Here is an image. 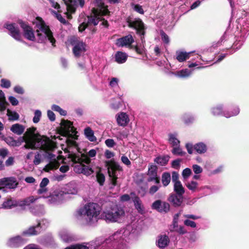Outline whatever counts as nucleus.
Instances as JSON below:
<instances>
[{"mask_svg":"<svg viewBox=\"0 0 249 249\" xmlns=\"http://www.w3.org/2000/svg\"><path fill=\"white\" fill-rule=\"evenodd\" d=\"M36 128L32 127L27 129L23 139L25 142L24 147L26 149L52 151L56 147V143L46 136H41L39 133H35Z\"/></svg>","mask_w":249,"mask_h":249,"instance_id":"1","label":"nucleus"},{"mask_svg":"<svg viewBox=\"0 0 249 249\" xmlns=\"http://www.w3.org/2000/svg\"><path fill=\"white\" fill-rule=\"evenodd\" d=\"M123 230L114 233L104 240L102 237L87 242L89 249H127L124 240Z\"/></svg>","mask_w":249,"mask_h":249,"instance_id":"2","label":"nucleus"},{"mask_svg":"<svg viewBox=\"0 0 249 249\" xmlns=\"http://www.w3.org/2000/svg\"><path fill=\"white\" fill-rule=\"evenodd\" d=\"M94 7L92 9V15L88 16V23L83 22L79 25V32H83L88 25H96L100 20H102L101 17L106 16L109 13L108 9L105 6L103 0H95L92 3Z\"/></svg>","mask_w":249,"mask_h":249,"instance_id":"3","label":"nucleus"},{"mask_svg":"<svg viewBox=\"0 0 249 249\" xmlns=\"http://www.w3.org/2000/svg\"><path fill=\"white\" fill-rule=\"evenodd\" d=\"M57 131L61 136L67 137L66 143L69 147L74 146L78 150V144L75 141L78 139L77 132L71 121L62 120Z\"/></svg>","mask_w":249,"mask_h":249,"instance_id":"4","label":"nucleus"},{"mask_svg":"<svg viewBox=\"0 0 249 249\" xmlns=\"http://www.w3.org/2000/svg\"><path fill=\"white\" fill-rule=\"evenodd\" d=\"M125 216V213L123 208L114 206L104 210L100 214V219L107 223H120Z\"/></svg>","mask_w":249,"mask_h":249,"instance_id":"5","label":"nucleus"},{"mask_svg":"<svg viewBox=\"0 0 249 249\" xmlns=\"http://www.w3.org/2000/svg\"><path fill=\"white\" fill-rule=\"evenodd\" d=\"M101 210L102 208L99 204L91 202L86 204L80 212L87 223L91 225L100 218Z\"/></svg>","mask_w":249,"mask_h":249,"instance_id":"6","label":"nucleus"},{"mask_svg":"<svg viewBox=\"0 0 249 249\" xmlns=\"http://www.w3.org/2000/svg\"><path fill=\"white\" fill-rule=\"evenodd\" d=\"M126 22L129 28L134 29L137 35H138L142 43L145 42L144 36L146 27L142 20L138 18L129 17L126 18Z\"/></svg>","mask_w":249,"mask_h":249,"instance_id":"7","label":"nucleus"},{"mask_svg":"<svg viewBox=\"0 0 249 249\" xmlns=\"http://www.w3.org/2000/svg\"><path fill=\"white\" fill-rule=\"evenodd\" d=\"M36 19L39 22L36 24V26L39 28V31L40 30L44 33L48 39L52 43V45L54 46L56 41L53 36V32L50 30L49 26L46 24L41 17H37Z\"/></svg>","mask_w":249,"mask_h":249,"instance_id":"8","label":"nucleus"},{"mask_svg":"<svg viewBox=\"0 0 249 249\" xmlns=\"http://www.w3.org/2000/svg\"><path fill=\"white\" fill-rule=\"evenodd\" d=\"M18 22L23 30L24 37L28 40L35 41L36 37L32 27L22 20H18Z\"/></svg>","mask_w":249,"mask_h":249,"instance_id":"9","label":"nucleus"},{"mask_svg":"<svg viewBox=\"0 0 249 249\" xmlns=\"http://www.w3.org/2000/svg\"><path fill=\"white\" fill-rule=\"evenodd\" d=\"M26 242V239L20 235H17L9 238L6 245L10 248H18L25 244Z\"/></svg>","mask_w":249,"mask_h":249,"instance_id":"10","label":"nucleus"},{"mask_svg":"<svg viewBox=\"0 0 249 249\" xmlns=\"http://www.w3.org/2000/svg\"><path fill=\"white\" fill-rule=\"evenodd\" d=\"M240 111L239 107L234 104H229L225 105V113L224 117L229 118L238 115Z\"/></svg>","mask_w":249,"mask_h":249,"instance_id":"11","label":"nucleus"},{"mask_svg":"<svg viewBox=\"0 0 249 249\" xmlns=\"http://www.w3.org/2000/svg\"><path fill=\"white\" fill-rule=\"evenodd\" d=\"M19 183L14 177H6L0 179V186L15 190Z\"/></svg>","mask_w":249,"mask_h":249,"instance_id":"12","label":"nucleus"},{"mask_svg":"<svg viewBox=\"0 0 249 249\" xmlns=\"http://www.w3.org/2000/svg\"><path fill=\"white\" fill-rule=\"evenodd\" d=\"M152 209L156 210L161 213H167L170 209V204L165 201L157 200L154 201L151 206Z\"/></svg>","mask_w":249,"mask_h":249,"instance_id":"13","label":"nucleus"},{"mask_svg":"<svg viewBox=\"0 0 249 249\" xmlns=\"http://www.w3.org/2000/svg\"><path fill=\"white\" fill-rule=\"evenodd\" d=\"M117 170L122 171V168L119 165H115L114 166L108 168L107 172L111 179V186L110 187V189L113 188L117 185V179L118 178V175L116 174Z\"/></svg>","mask_w":249,"mask_h":249,"instance_id":"14","label":"nucleus"},{"mask_svg":"<svg viewBox=\"0 0 249 249\" xmlns=\"http://www.w3.org/2000/svg\"><path fill=\"white\" fill-rule=\"evenodd\" d=\"M134 42V39L130 34L118 38L116 41V45L119 47H130Z\"/></svg>","mask_w":249,"mask_h":249,"instance_id":"15","label":"nucleus"},{"mask_svg":"<svg viewBox=\"0 0 249 249\" xmlns=\"http://www.w3.org/2000/svg\"><path fill=\"white\" fill-rule=\"evenodd\" d=\"M9 32V35L17 41H21V34L18 27L15 26V23L6 24L4 26Z\"/></svg>","mask_w":249,"mask_h":249,"instance_id":"16","label":"nucleus"},{"mask_svg":"<svg viewBox=\"0 0 249 249\" xmlns=\"http://www.w3.org/2000/svg\"><path fill=\"white\" fill-rule=\"evenodd\" d=\"M148 178L147 181L148 182H154L156 184H159L160 182V178L157 175V167L156 165H151L148 168V171L147 174Z\"/></svg>","mask_w":249,"mask_h":249,"instance_id":"17","label":"nucleus"},{"mask_svg":"<svg viewBox=\"0 0 249 249\" xmlns=\"http://www.w3.org/2000/svg\"><path fill=\"white\" fill-rule=\"evenodd\" d=\"M68 49L72 47L73 53L75 56H78V37L75 36H68L65 42Z\"/></svg>","mask_w":249,"mask_h":249,"instance_id":"18","label":"nucleus"},{"mask_svg":"<svg viewBox=\"0 0 249 249\" xmlns=\"http://www.w3.org/2000/svg\"><path fill=\"white\" fill-rule=\"evenodd\" d=\"M130 196L137 212L141 214H143L144 213V207L140 197L136 196L134 192H131Z\"/></svg>","mask_w":249,"mask_h":249,"instance_id":"19","label":"nucleus"},{"mask_svg":"<svg viewBox=\"0 0 249 249\" xmlns=\"http://www.w3.org/2000/svg\"><path fill=\"white\" fill-rule=\"evenodd\" d=\"M168 200L175 207H178L183 203V196L171 193L168 198Z\"/></svg>","mask_w":249,"mask_h":249,"instance_id":"20","label":"nucleus"},{"mask_svg":"<svg viewBox=\"0 0 249 249\" xmlns=\"http://www.w3.org/2000/svg\"><path fill=\"white\" fill-rule=\"evenodd\" d=\"M211 114L213 116H223L225 113V105L223 104H218L210 109Z\"/></svg>","mask_w":249,"mask_h":249,"instance_id":"21","label":"nucleus"},{"mask_svg":"<svg viewBox=\"0 0 249 249\" xmlns=\"http://www.w3.org/2000/svg\"><path fill=\"white\" fill-rule=\"evenodd\" d=\"M96 150L95 149H91L88 152V155L84 154H81L80 155L79 154V164L80 162H84L86 164H89L90 162V159L89 157L93 158L96 155Z\"/></svg>","mask_w":249,"mask_h":249,"instance_id":"22","label":"nucleus"},{"mask_svg":"<svg viewBox=\"0 0 249 249\" xmlns=\"http://www.w3.org/2000/svg\"><path fill=\"white\" fill-rule=\"evenodd\" d=\"M40 229L41 223L38 222L36 226H31L27 230L23 231L22 234L28 236L36 235L40 232Z\"/></svg>","mask_w":249,"mask_h":249,"instance_id":"23","label":"nucleus"},{"mask_svg":"<svg viewBox=\"0 0 249 249\" xmlns=\"http://www.w3.org/2000/svg\"><path fill=\"white\" fill-rule=\"evenodd\" d=\"M185 185L187 188L192 192H199L200 190L205 189L206 188L208 189H211L210 187L208 186H205L204 187L199 188L198 183L196 181L194 180H191L185 184Z\"/></svg>","mask_w":249,"mask_h":249,"instance_id":"24","label":"nucleus"},{"mask_svg":"<svg viewBox=\"0 0 249 249\" xmlns=\"http://www.w3.org/2000/svg\"><path fill=\"white\" fill-rule=\"evenodd\" d=\"M116 120L119 125L125 126L129 122V118L125 113L121 112L116 115Z\"/></svg>","mask_w":249,"mask_h":249,"instance_id":"25","label":"nucleus"},{"mask_svg":"<svg viewBox=\"0 0 249 249\" xmlns=\"http://www.w3.org/2000/svg\"><path fill=\"white\" fill-rule=\"evenodd\" d=\"M170 242L169 238L167 235H160L158 237L156 241V245L160 249H164L166 247Z\"/></svg>","mask_w":249,"mask_h":249,"instance_id":"26","label":"nucleus"},{"mask_svg":"<svg viewBox=\"0 0 249 249\" xmlns=\"http://www.w3.org/2000/svg\"><path fill=\"white\" fill-rule=\"evenodd\" d=\"M127 54L121 51H117L114 55L115 61L118 64L125 63L127 60Z\"/></svg>","mask_w":249,"mask_h":249,"instance_id":"27","label":"nucleus"},{"mask_svg":"<svg viewBox=\"0 0 249 249\" xmlns=\"http://www.w3.org/2000/svg\"><path fill=\"white\" fill-rule=\"evenodd\" d=\"M178 136V134L177 132L168 134V142L172 147L180 144V142Z\"/></svg>","mask_w":249,"mask_h":249,"instance_id":"28","label":"nucleus"},{"mask_svg":"<svg viewBox=\"0 0 249 249\" xmlns=\"http://www.w3.org/2000/svg\"><path fill=\"white\" fill-rule=\"evenodd\" d=\"M84 133L86 138L90 142H95L96 141L97 139L94 135V131L90 127H86L84 129Z\"/></svg>","mask_w":249,"mask_h":249,"instance_id":"29","label":"nucleus"},{"mask_svg":"<svg viewBox=\"0 0 249 249\" xmlns=\"http://www.w3.org/2000/svg\"><path fill=\"white\" fill-rule=\"evenodd\" d=\"M25 130V127L22 124H13L10 130L15 134L18 135L22 134Z\"/></svg>","mask_w":249,"mask_h":249,"instance_id":"30","label":"nucleus"},{"mask_svg":"<svg viewBox=\"0 0 249 249\" xmlns=\"http://www.w3.org/2000/svg\"><path fill=\"white\" fill-rule=\"evenodd\" d=\"M191 53V52L187 53L181 51H178L176 53V58L179 62H183L189 58Z\"/></svg>","mask_w":249,"mask_h":249,"instance_id":"31","label":"nucleus"},{"mask_svg":"<svg viewBox=\"0 0 249 249\" xmlns=\"http://www.w3.org/2000/svg\"><path fill=\"white\" fill-rule=\"evenodd\" d=\"M83 162H80L79 164V172H80L87 176H89L93 173L92 169L89 166L83 165L82 164Z\"/></svg>","mask_w":249,"mask_h":249,"instance_id":"32","label":"nucleus"},{"mask_svg":"<svg viewBox=\"0 0 249 249\" xmlns=\"http://www.w3.org/2000/svg\"><path fill=\"white\" fill-rule=\"evenodd\" d=\"M170 159V156L169 155H163L159 156L154 159V161L157 164L164 166L167 164Z\"/></svg>","mask_w":249,"mask_h":249,"instance_id":"33","label":"nucleus"},{"mask_svg":"<svg viewBox=\"0 0 249 249\" xmlns=\"http://www.w3.org/2000/svg\"><path fill=\"white\" fill-rule=\"evenodd\" d=\"M194 149L196 151V152L200 154L205 153L207 150L206 145L202 142H198L195 144L194 145Z\"/></svg>","mask_w":249,"mask_h":249,"instance_id":"34","label":"nucleus"},{"mask_svg":"<svg viewBox=\"0 0 249 249\" xmlns=\"http://www.w3.org/2000/svg\"><path fill=\"white\" fill-rule=\"evenodd\" d=\"M59 165V163L54 159L53 161L47 164L43 168V170L46 172H49L50 170L57 169Z\"/></svg>","mask_w":249,"mask_h":249,"instance_id":"35","label":"nucleus"},{"mask_svg":"<svg viewBox=\"0 0 249 249\" xmlns=\"http://www.w3.org/2000/svg\"><path fill=\"white\" fill-rule=\"evenodd\" d=\"M173 190L175 194L183 196L185 193V188L183 187L181 182H176L174 184Z\"/></svg>","mask_w":249,"mask_h":249,"instance_id":"36","label":"nucleus"},{"mask_svg":"<svg viewBox=\"0 0 249 249\" xmlns=\"http://www.w3.org/2000/svg\"><path fill=\"white\" fill-rule=\"evenodd\" d=\"M66 6L67 11L71 13L75 12L76 8L74 6L75 1L73 0H63Z\"/></svg>","mask_w":249,"mask_h":249,"instance_id":"37","label":"nucleus"},{"mask_svg":"<svg viewBox=\"0 0 249 249\" xmlns=\"http://www.w3.org/2000/svg\"><path fill=\"white\" fill-rule=\"evenodd\" d=\"M182 121L186 124H190L194 122L195 117L190 113H184L181 117Z\"/></svg>","mask_w":249,"mask_h":249,"instance_id":"38","label":"nucleus"},{"mask_svg":"<svg viewBox=\"0 0 249 249\" xmlns=\"http://www.w3.org/2000/svg\"><path fill=\"white\" fill-rule=\"evenodd\" d=\"M191 73L190 70L185 69L176 71L175 75L179 78H184L190 76Z\"/></svg>","mask_w":249,"mask_h":249,"instance_id":"39","label":"nucleus"},{"mask_svg":"<svg viewBox=\"0 0 249 249\" xmlns=\"http://www.w3.org/2000/svg\"><path fill=\"white\" fill-rule=\"evenodd\" d=\"M37 199L38 197H35L33 196H31L29 197L22 199L23 210L26 209V206H29L31 204L34 203Z\"/></svg>","mask_w":249,"mask_h":249,"instance_id":"40","label":"nucleus"},{"mask_svg":"<svg viewBox=\"0 0 249 249\" xmlns=\"http://www.w3.org/2000/svg\"><path fill=\"white\" fill-rule=\"evenodd\" d=\"M171 175L168 172H164L161 176V182L164 187H166L169 185L171 181Z\"/></svg>","mask_w":249,"mask_h":249,"instance_id":"41","label":"nucleus"},{"mask_svg":"<svg viewBox=\"0 0 249 249\" xmlns=\"http://www.w3.org/2000/svg\"><path fill=\"white\" fill-rule=\"evenodd\" d=\"M4 141L9 146L13 147L19 146L21 144L19 141L14 140L12 137H7L6 138H4Z\"/></svg>","mask_w":249,"mask_h":249,"instance_id":"42","label":"nucleus"},{"mask_svg":"<svg viewBox=\"0 0 249 249\" xmlns=\"http://www.w3.org/2000/svg\"><path fill=\"white\" fill-rule=\"evenodd\" d=\"M172 154L177 156H184L186 154V152L182 150L180 147V144L173 147L171 151Z\"/></svg>","mask_w":249,"mask_h":249,"instance_id":"43","label":"nucleus"},{"mask_svg":"<svg viewBox=\"0 0 249 249\" xmlns=\"http://www.w3.org/2000/svg\"><path fill=\"white\" fill-rule=\"evenodd\" d=\"M2 208L7 209H10L14 208V198L11 197L7 199L3 202Z\"/></svg>","mask_w":249,"mask_h":249,"instance_id":"44","label":"nucleus"},{"mask_svg":"<svg viewBox=\"0 0 249 249\" xmlns=\"http://www.w3.org/2000/svg\"><path fill=\"white\" fill-rule=\"evenodd\" d=\"M6 104L4 94L3 91L0 89V110L3 111L5 109V104Z\"/></svg>","mask_w":249,"mask_h":249,"instance_id":"45","label":"nucleus"},{"mask_svg":"<svg viewBox=\"0 0 249 249\" xmlns=\"http://www.w3.org/2000/svg\"><path fill=\"white\" fill-rule=\"evenodd\" d=\"M96 179L100 186H103L105 181V176L100 171L96 173Z\"/></svg>","mask_w":249,"mask_h":249,"instance_id":"46","label":"nucleus"},{"mask_svg":"<svg viewBox=\"0 0 249 249\" xmlns=\"http://www.w3.org/2000/svg\"><path fill=\"white\" fill-rule=\"evenodd\" d=\"M132 8L135 11V12L143 15L144 13V11L142 8V5H140L139 4H135L133 3H132L131 4Z\"/></svg>","mask_w":249,"mask_h":249,"instance_id":"47","label":"nucleus"},{"mask_svg":"<svg viewBox=\"0 0 249 249\" xmlns=\"http://www.w3.org/2000/svg\"><path fill=\"white\" fill-rule=\"evenodd\" d=\"M51 108L53 110L58 112L61 115L66 116L67 115V111L63 110L58 105H53Z\"/></svg>","mask_w":249,"mask_h":249,"instance_id":"48","label":"nucleus"},{"mask_svg":"<svg viewBox=\"0 0 249 249\" xmlns=\"http://www.w3.org/2000/svg\"><path fill=\"white\" fill-rule=\"evenodd\" d=\"M7 115L10 117L9 119L10 120L15 121L19 119L18 114L15 111H11L8 109Z\"/></svg>","mask_w":249,"mask_h":249,"instance_id":"49","label":"nucleus"},{"mask_svg":"<svg viewBox=\"0 0 249 249\" xmlns=\"http://www.w3.org/2000/svg\"><path fill=\"white\" fill-rule=\"evenodd\" d=\"M61 237L62 240L66 243L72 242L74 239L72 235L67 233L62 234Z\"/></svg>","mask_w":249,"mask_h":249,"instance_id":"50","label":"nucleus"},{"mask_svg":"<svg viewBox=\"0 0 249 249\" xmlns=\"http://www.w3.org/2000/svg\"><path fill=\"white\" fill-rule=\"evenodd\" d=\"M79 56L80 53L85 52L88 49V46L84 42L79 41Z\"/></svg>","mask_w":249,"mask_h":249,"instance_id":"51","label":"nucleus"},{"mask_svg":"<svg viewBox=\"0 0 249 249\" xmlns=\"http://www.w3.org/2000/svg\"><path fill=\"white\" fill-rule=\"evenodd\" d=\"M119 79L116 77H112L111 78L109 83V86L111 88H115L118 87Z\"/></svg>","mask_w":249,"mask_h":249,"instance_id":"52","label":"nucleus"},{"mask_svg":"<svg viewBox=\"0 0 249 249\" xmlns=\"http://www.w3.org/2000/svg\"><path fill=\"white\" fill-rule=\"evenodd\" d=\"M192 174L191 169L186 168L184 169L182 172V176L184 179L188 178Z\"/></svg>","mask_w":249,"mask_h":249,"instance_id":"53","label":"nucleus"},{"mask_svg":"<svg viewBox=\"0 0 249 249\" xmlns=\"http://www.w3.org/2000/svg\"><path fill=\"white\" fill-rule=\"evenodd\" d=\"M36 32L37 33V36L38 37V42L39 43L44 42L46 38H47L46 36L41 34L39 30H36Z\"/></svg>","mask_w":249,"mask_h":249,"instance_id":"54","label":"nucleus"},{"mask_svg":"<svg viewBox=\"0 0 249 249\" xmlns=\"http://www.w3.org/2000/svg\"><path fill=\"white\" fill-rule=\"evenodd\" d=\"M41 116V112L39 110H36L35 112V116L33 118V122L34 123H37L39 120Z\"/></svg>","mask_w":249,"mask_h":249,"instance_id":"55","label":"nucleus"},{"mask_svg":"<svg viewBox=\"0 0 249 249\" xmlns=\"http://www.w3.org/2000/svg\"><path fill=\"white\" fill-rule=\"evenodd\" d=\"M19 207L22 210H23V205L22 199H14V207Z\"/></svg>","mask_w":249,"mask_h":249,"instance_id":"56","label":"nucleus"},{"mask_svg":"<svg viewBox=\"0 0 249 249\" xmlns=\"http://www.w3.org/2000/svg\"><path fill=\"white\" fill-rule=\"evenodd\" d=\"M0 82V85L3 88L8 89L11 87V82L9 80L6 79H2Z\"/></svg>","mask_w":249,"mask_h":249,"instance_id":"57","label":"nucleus"},{"mask_svg":"<svg viewBox=\"0 0 249 249\" xmlns=\"http://www.w3.org/2000/svg\"><path fill=\"white\" fill-rule=\"evenodd\" d=\"M160 34L162 41L165 44H168L170 42L168 36L163 31H161Z\"/></svg>","mask_w":249,"mask_h":249,"instance_id":"58","label":"nucleus"},{"mask_svg":"<svg viewBox=\"0 0 249 249\" xmlns=\"http://www.w3.org/2000/svg\"><path fill=\"white\" fill-rule=\"evenodd\" d=\"M184 224L186 226L190 227L193 228H196V224L194 221H192L188 218L184 220Z\"/></svg>","mask_w":249,"mask_h":249,"instance_id":"59","label":"nucleus"},{"mask_svg":"<svg viewBox=\"0 0 249 249\" xmlns=\"http://www.w3.org/2000/svg\"><path fill=\"white\" fill-rule=\"evenodd\" d=\"M178 174L176 172H173L172 173V180L173 183L175 184L176 182H181L178 179Z\"/></svg>","mask_w":249,"mask_h":249,"instance_id":"60","label":"nucleus"},{"mask_svg":"<svg viewBox=\"0 0 249 249\" xmlns=\"http://www.w3.org/2000/svg\"><path fill=\"white\" fill-rule=\"evenodd\" d=\"M193 171L196 174H198L202 173V168L198 165L194 164L192 166Z\"/></svg>","mask_w":249,"mask_h":249,"instance_id":"61","label":"nucleus"},{"mask_svg":"<svg viewBox=\"0 0 249 249\" xmlns=\"http://www.w3.org/2000/svg\"><path fill=\"white\" fill-rule=\"evenodd\" d=\"M105 144L108 147H113L115 145V142L113 139H108L105 141Z\"/></svg>","mask_w":249,"mask_h":249,"instance_id":"62","label":"nucleus"},{"mask_svg":"<svg viewBox=\"0 0 249 249\" xmlns=\"http://www.w3.org/2000/svg\"><path fill=\"white\" fill-rule=\"evenodd\" d=\"M160 188L159 186L157 185H153L152 186L149 190V194L151 195H154L156 192H157Z\"/></svg>","mask_w":249,"mask_h":249,"instance_id":"63","label":"nucleus"},{"mask_svg":"<svg viewBox=\"0 0 249 249\" xmlns=\"http://www.w3.org/2000/svg\"><path fill=\"white\" fill-rule=\"evenodd\" d=\"M23 249H42L38 245L34 244H31L23 248Z\"/></svg>","mask_w":249,"mask_h":249,"instance_id":"64","label":"nucleus"}]
</instances>
